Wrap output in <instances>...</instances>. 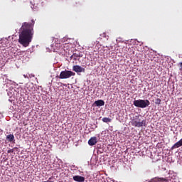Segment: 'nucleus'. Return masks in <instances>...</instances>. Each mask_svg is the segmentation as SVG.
Wrapping results in <instances>:
<instances>
[{
  "label": "nucleus",
  "instance_id": "1",
  "mask_svg": "<svg viewBox=\"0 0 182 182\" xmlns=\"http://www.w3.org/2000/svg\"><path fill=\"white\" fill-rule=\"evenodd\" d=\"M35 21L31 20V23L24 22L21 27V33H19L18 42L24 48H28L29 43L32 42L33 38V26Z\"/></svg>",
  "mask_w": 182,
  "mask_h": 182
},
{
  "label": "nucleus",
  "instance_id": "2",
  "mask_svg": "<svg viewBox=\"0 0 182 182\" xmlns=\"http://www.w3.org/2000/svg\"><path fill=\"white\" fill-rule=\"evenodd\" d=\"M132 126H134V127H143V126H146V120L140 119V116L136 115L135 117H133L131 118V121L129 122Z\"/></svg>",
  "mask_w": 182,
  "mask_h": 182
},
{
  "label": "nucleus",
  "instance_id": "3",
  "mask_svg": "<svg viewBox=\"0 0 182 182\" xmlns=\"http://www.w3.org/2000/svg\"><path fill=\"white\" fill-rule=\"evenodd\" d=\"M134 105L139 109H146L150 106V101L149 100H136L134 101Z\"/></svg>",
  "mask_w": 182,
  "mask_h": 182
},
{
  "label": "nucleus",
  "instance_id": "4",
  "mask_svg": "<svg viewBox=\"0 0 182 182\" xmlns=\"http://www.w3.org/2000/svg\"><path fill=\"white\" fill-rule=\"evenodd\" d=\"M75 75H76V73L74 72L65 70L64 71H61L58 77L59 79H69L72 77V76H75Z\"/></svg>",
  "mask_w": 182,
  "mask_h": 182
},
{
  "label": "nucleus",
  "instance_id": "5",
  "mask_svg": "<svg viewBox=\"0 0 182 182\" xmlns=\"http://www.w3.org/2000/svg\"><path fill=\"white\" fill-rule=\"evenodd\" d=\"M73 70L76 72V73H82V72L85 73V68H82L80 65H74L73 66Z\"/></svg>",
  "mask_w": 182,
  "mask_h": 182
},
{
  "label": "nucleus",
  "instance_id": "6",
  "mask_svg": "<svg viewBox=\"0 0 182 182\" xmlns=\"http://www.w3.org/2000/svg\"><path fill=\"white\" fill-rule=\"evenodd\" d=\"M97 143V137L92 136L88 141L89 146H95Z\"/></svg>",
  "mask_w": 182,
  "mask_h": 182
},
{
  "label": "nucleus",
  "instance_id": "7",
  "mask_svg": "<svg viewBox=\"0 0 182 182\" xmlns=\"http://www.w3.org/2000/svg\"><path fill=\"white\" fill-rule=\"evenodd\" d=\"M74 181H77V182H85V177L82 176H74L73 177Z\"/></svg>",
  "mask_w": 182,
  "mask_h": 182
},
{
  "label": "nucleus",
  "instance_id": "8",
  "mask_svg": "<svg viewBox=\"0 0 182 182\" xmlns=\"http://www.w3.org/2000/svg\"><path fill=\"white\" fill-rule=\"evenodd\" d=\"M93 105L97 106L98 107H100L105 105V101H103L102 100H98L95 101Z\"/></svg>",
  "mask_w": 182,
  "mask_h": 182
},
{
  "label": "nucleus",
  "instance_id": "9",
  "mask_svg": "<svg viewBox=\"0 0 182 182\" xmlns=\"http://www.w3.org/2000/svg\"><path fill=\"white\" fill-rule=\"evenodd\" d=\"M181 146H182L181 142L178 141L171 146V150H174V149H178V147H181Z\"/></svg>",
  "mask_w": 182,
  "mask_h": 182
},
{
  "label": "nucleus",
  "instance_id": "10",
  "mask_svg": "<svg viewBox=\"0 0 182 182\" xmlns=\"http://www.w3.org/2000/svg\"><path fill=\"white\" fill-rule=\"evenodd\" d=\"M31 4H33V8H38L39 4H41V1L39 0H33V2H31Z\"/></svg>",
  "mask_w": 182,
  "mask_h": 182
},
{
  "label": "nucleus",
  "instance_id": "11",
  "mask_svg": "<svg viewBox=\"0 0 182 182\" xmlns=\"http://www.w3.org/2000/svg\"><path fill=\"white\" fill-rule=\"evenodd\" d=\"M6 139L7 140H9V141H14V140L15 139V136H14V134H9L6 136Z\"/></svg>",
  "mask_w": 182,
  "mask_h": 182
},
{
  "label": "nucleus",
  "instance_id": "12",
  "mask_svg": "<svg viewBox=\"0 0 182 182\" xmlns=\"http://www.w3.org/2000/svg\"><path fill=\"white\" fill-rule=\"evenodd\" d=\"M102 122L104 123H110L112 122V119L107 118V117H104V118H102Z\"/></svg>",
  "mask_w": 182,
  "mask_h": 182
},
{
  "label": "nucleus",
  "instance_id": "13",
  "mask_svg": "<svg viewBox=\"0 0 182 182\" xmlns=\"http://www.w3.org/2000/svg\"><path fill=\"white\" fill-rule=\"evenodd\" d=\"M161 100L160 98H157L155 100V105H161Z\"/></svg>",
  "mask_w": 182,
  "mask_h": 182
},
{
  "label": "nucleus",
  "instance_id": "14",
  "mask_svg": "<svg viewBox=\"0 0 182 182\" xmlns=\"http://www.w3.org/2000/svg\"><path fill=\"white\" fill-rule=\"evenodd\" d=\"M100 36H102V38H105V39H109V36H107L106 33L100 34Z\"/></svg>",
  "mask_w": 182,
  "mask_h": 182
},
{
  "label": "nucleus",
  "instance_id": "15",
  "mask_svg": "<svg viewBox=\"0 0 182 182\" xmlns=\"http://www.w3.org/2000/svg\"><path fill=\"white\" fill-rule=\"evenodd\" d=\"M178 66H179V70H182V63H180L178 64Z\"/></svg>",
  "mask_w": 182,
  "mask_h": 182
},
{
  "label": "nucleus",
  "instance_id": "16",
  "mask_svg": "<svg viewBox=\"0 0 182 182\" xmlns=\"http://www.w3.org/2000/svg\"><path fill=\"white\" fill-rule=\"evenodd\" d=\"M7 153L9 154L11 153H14V149H9L7 151Z\"/></svg>",
  "mask_w": 182,
  "mask_h": 182
},
{
  "label": "nucleus",
  "instance_id": "17",
  "mask_svg": "<svg viewBox=\"0 0 182 182\" xmlns=\"http://www.w3.org/2000/svg\"><path fill=\"white\" fill-rule=\"evenodd\" d=\"M49 180H52V178H49Z\"/></svg>",
  "mask_w": 182,
  "mask_h": 182
}]
</instances>
